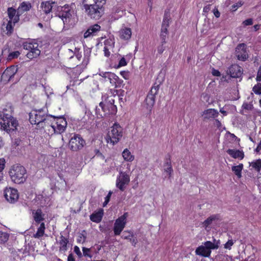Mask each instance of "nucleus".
<instances>
[{
	"label": "nucleus",
	"mask_w": 261,
	"mask_h": 261,
	"mask_svg": "<svg viewBox=\"0 0 261 261\" xmlns=\"http://www.w3.org/2000/svg\"><path fill=\"white\" fill-rule=\"evenodd\" d=\"M42 11L46 14H48L53 9L57 8L59 17L63 21L64 24H68L74 16L73 10L70 9L69 5L58 6L54 2L47 1L42 2L41 5Z\"/></svg>",
	"instance_id": "obj_1"
},
{
	"label": "nucleus",
	"mask_w": 261,
	"mask_h": 261,
	"mask_svg": "<svg viewBox=\"0 0 261 261\" xmlns=\"http://www.w3.org/2000/svg\"><path fill=\"white\" fill-rule=\"evenodd\" d=\"M9 109H4L0 112V129L8 133L16 130L18 125L17 120L12 116L11 108Z\"/></svg>",
	"instance_id": "obj_2"
},
{
	"label": "nucleus",
	"mask_w": 261,
	"mask_h": 261,
	"mask_svg": "<svg viewBox=\"0 0 261 261\" xmlns=\"http://www.w3.org/2000/svg\"><path fill=\"white\" fill-rule=\"evenodd\" d=\"M9 174L12 181L18 184L24 182L27 178L25 169L22 166L18 164L11 167Z\"/></svg>",
	"instance_id": "obj_3"
},
{
	"label": "nucleus",
	"mask_w": 261,
	"mask_h": 261,
	"mask_svg": "<svg viewBox=\"0 0 261 261\" xmlns=\"http://www.w3.org/2000/svg\"><path fill=\"white\" fill-rule=\"evenodd\" d=\"M47 115L43 109L33 110L29 113V121L32 124H36L38 127H43L42 123L47 121L45 119Z\"/></svg>",
	"instance_id": "obj_4"
},
{
	"label": "nucleus",
	"mask_w": 261,
	"mask_h": 261,
	"mask_svg": "<svg viewBox=\"0 0 261 261\" xmlns=\"http://www.w3.org/2000/svg\"><path fill=\"white\" fill-rule=\"evenodd\" d=\"M105 4H85L84 8L88 15L93 19H99L103 13V5Z\"/></svg>",
	"instance_id": "obj_5"
},
{
	"label": "nucleus",
	"mask_w": 261,
	"mask_h": 261,
	"mask_svg": "<svg viewBox=\"0 0 261 261\" xmlns=\"http://www.w3.org/2000/svg\"><path fill=\"white\" fill-rule=\"evenodd\" d=\"M122 128L121 126L118 123H115L108 134L107 142H110L113 145H114L119 141L122 137Z\"/></svg>",
	"instance_id": "obj_6"
},
{
	"label": "nucleus",
	"mask_w": 261,
	"mask_h": 261,
	"mask_svg": "<svg viewBox=\"0 0 261 261\" xmlns=\"http://www.w3.org/2000/svg\"><path fill=\"white\" fill-rule=\"evenodd\" d=\"M161 83L162 82L159 81L158 82H156L154 84L145 100V106L146 108L149 111H151L152 107L154 105L155 96L158 93Z\"/></svg>",
	"instance_id": "obj_7"
},
{
	"label": "nucleus",
	"mask_w": 261,
	"mask_h": 261,
	"mask_svg": "<svg viewBox=\"0 0 261 261\" xmlns=\"http://www.w3.org/2000/svg\"><path fill=\"white\" fill-rule=\"evenodd\" d=\"M7 14L9 20L8 21L6 28L7 33L11 34L13 30L14 25L19 21L20 15H18V11H16V10L12 7L8 8Z\"/></svg>",
	"instance_id": "obj_8"
},
{
	"label": "nucleus",
	"mask_w": 261,
	"mask_h": 261,
	"mask_svg": "<svg viewBox=\"0 0 261 261\" xmlns=\"http://www.w3.org/2000/svg\"><path fill=\"white\" fill-rule=\"evenodd\" d=\"M23 46L24 49L29 50L27 56L30 59L37 58L40 54L41 51L39 49V45L35 41L24 42L23 44Z\"/></svg>",
	"instance_id": "obj_9"
},
{
	"label": "nucleus",
	"mask_w": 261,
	"mask_h": 261,
	"mask_svg": "<svg viewBox=\"0 0 261 261\" xmlns=\"http://www.w3.org/2000/svg\"><path fill=\"white\" fill-rule=\"evenodd\" d=\"M85 141L79 134H74L69 142V147L73 151L82 149L85 145Z\"/></svg>",
	"instance_id": "obj_10"
},
{
	"label": "nucleus",
	"mask_w": 261,
	"mask_h": 261,
	"mask_svg": "<svg viewBox=\"0 0 261 261\" xmlns=\"http://www.w3.org/2000/svg\"><path fill=\"white\" fill-rule=\"evenodd\" d=\"M127 216V213H125L116 220L113 229L114 233L115 236L119 235L125 227Z\"/></svg>",
	"instance_id": "obj_11"
},
{
	"label": "nucleus",
	"mask_w": 261,
	"mask_h": 261,
	"mask_svg": "<svg viewBox=\"0 0 261 261\" xmlns=\"http://www.w3.org/2000/svg\"><path fill=\"white\" fill-rule=\"evenodd\" d=\"M129 176L125 172H120V175L116 180V187L121 191H124L125 185L129 182Z\"/></svg>",
	"instance_id": "obj_12"
},
{
	"label": "nucleus",
	"mask_w": 261,
	"mask_h": 261,
	"mask_svg": "<svg viewBox=\"0 0 261 261\" xmlns=\"http://www.w3.org/2000/svg\"><path fill=\"white\" fill-rule=\"evenodd\" d=\"M4 196L6 199L10 203L15 202L19 197L17 190L11 188H6L5 190Z\"/></svg>",
	"instance_id": "obj_13"
},
{
	"label": "nucleus",
	"mask_w": 261,
	"mask_h": 261,
	"mask_svg": "<svg viewBox=\"0 0 261 261\" xmlns=\"http://www.w3.org/2000/svg\"><path fill=\"white\" fill-rule=\"evenodd\" d=\"M236 56L238 60L245 61L248 55L246 50V45L244 43L239 44L236 49Z\"/></svg>",
	"instance_id": "obj_14"
},
{
	"label": "nucleus",
	"mask_w": 261,
	"mask_h": 261,
	"mask_svg": "<svg viewBox=\"0 0 261 261\" xmlns=\"http://www.w3.org/2000/svg\"><path fill=\"white\" fill-rule=\"evenodd\" d=\"M17 71V66H8L3 73L2 77L5 80L10 81Z\"/></svg>",
	"instance_id": "obj_15"
},
{
	"label": "nucleus",
	"mask_w": 261,
	"mask_h": 261,
	"mask_svg": "<svg viewBox=\"0 0 261 261\" xmlns=\"http://www.w3.org/2000/svg\"><path fill=\"white\" fill-rule=\"evenodd\" d=\"M99 74L103 77L105 79H108L109 82L111 84L114 85L116 87V80L118 79V76H117L115 74L111 72H103V71H99Z\"/></svg>",
	"instance_id": "obj_16"
},
{
	"label": "nucleus",
	"mask_w": 261,
	"mask_h": 261,
	"mask_svg": "<svg viewBox=\"0 0 261 261\" xmlns=\"http://www.w3.org/2000/svg\"><path fill=\"white\" fill-rule=\"evenodd\" d=\"M228 74H230V77L232 78L240 77L242 74V69L241 66H230Z\"/></svg>",
	"instance_id": "obj_17"
},
{
	"label": "nucleus",
	"mask_w": 261,
	"mask_h": 261,
	"mask_svg": "<svg viewBox=\"0 0 261 261\" xmlns=\"http://www.w3.org/2000/svg\"><path fill=\"white\" fill-rule=\"evenodd\" d=\"M219 115L217 110L214 109H208L204 110L202 114L204 120L211 119L217 117Z\"/></svg>",
	"instance_id": "obj_18"
},
{
	"label": "nucleus",
	"mask_w": 261,
	"mask_h": 261,
	"mask_svg": "<svg viewBox=\"0 0 261 261\" xmlns=\"http://www.w3.org/2000/svg\"><path fill=\"white\" fill-rule=\"evenodd\" d=\"M135 59L132 54H129L121 57L119 60L118 65H126L128 64H133V62Z\"/></svg>",
	"instance_id": "obj_19"
},
{
	"label": "nucleus",
	"mask_w": 261,
	"mask_h": 261,
	"mask_svg": "<svg viewBox=\"0 0 261 261\" xmlns=\"http://www.w3.org/2000/svg\"><path fill=\"white\" fill-rule=\"evenodd\" d=\"M121 238L124 239L129 240L134 246H136V245L138 243L137 238L134 237V233L130 231H124Z\"/></svg>",
	"instance_id": "obj_20"
},
{
	"label": "nucleus",
	"mask_w": 261,
	"mask_h": 261,
	"mask_svg": "<svg viewBox=\"0 0 261 261\" xmlns=\"http://www.w3.org/2000/svg\"><path fill=\"white\" fill-rule=\"evenodd\" d=\"M107 98L108 100H106L107 107L110 108L109 113L111 114H115L117 112V107L114 105L115 99L112 96H108Z\"/></svg>",
	"instance_id": "obj_21"
},
{
	"label": "nucleus",
	"mask_w": 261,
	"mask_h": 261,
	"mask_svg": "<svg viewBox=\"0 0 261 261\" xmlns=\"http://www.w3.org/2000/svg\"><path fill=\"white\" fill-rule=\"evenodd\" d=\"M32 214L34 220L37 224L40 223L44 219L43 217L44 215L43 214L42 210L40 208L37 209L36 211L33 210Z\"/></svg>",
	"instance_id": "obj_22"
},
{
	"label": "nucleus",
	"mask_w": 261,
	"mask_h": 261,
	"mask_svg": "<svg viewBox=\"0 0 261 261\" xmlns=\"http://www.w3.org/2000/svg\"><path fill=\"white\" fill-rule=\"evenodd\" d=\"M120 37L125 40H129L132 36V30L130 28H124L119 31Z\"/></svg>",
	"instance_id": "obj_23"
},
{
	"label": "nucleus",
	"mask_w": 261,
	"mask_h": 261,
	"mask_svg": "<svg viewBox=\"0 0 261 261\" xmlns=\"http://www.w3.org/2000/svg\"><path fill=\"white\" fill-rule=\"evenodd\" d=\"M31 7V4L29 2H23L21 3L17 9L18 15H21L25 12L29 11Z\"/></svg>",
	"instance_id": "obj_24"
},
{
	"label": "nucleus",
	"mask_w": 261,
	"mask_h": 261,
	"mask_svg": "<svg viewBox=\"0 0 261 261\" xmlns=\"http://www.w3.org/2000/svg\"><path fill=\"white\" fill-rule=\"evenodd\" d=\"M227 152L228 154H229L231 157L234 159H240L242 160L244 157V154L243 151H240L239 150H235V149H229L227 150Z\"/></svg>",
	"instance_id": "obj_25"
},
{
	"label": "nucleus",
	"mask_w": 261,
	"mask_h": 261,
	"mask_svg": "<svg viewBox=\"0 0 261 261\" xmlns=\"http://www.w3.org/2000/svg\"><path fill=\"white\" fill-rule=\"evenodd\" d=\"M195 253L197 255L204 257H209L211 255V251L208 250L204 245L199 246L196 249Z\"/></svg>",
	"instance_id": "obj_26"
},
{
	"label": "nucleus",
	"mask_w": 261,
	"mask_h": 261,
	"mask_svg": "<svg viewBox=\"0 0 261 261\" xmlns=\"http://www.w3.org/2000/svg\"><path fill=\"white\" fill-rule=\"evenodd\" d=\"M69 243L68 239L66 238L63 236L61 235L59 244L60 246L59 247V251L61 252H65L67 250V244Z\"/></svg>",
	"instance_id": "obj_27"
},
{
	"label": "nucleus",
	"mask_w": 261,
	"mask_h": 261,
	"mask_svg": "<svg viewBox=\"0 0 261 261\" xmlns=\"http://www.w3.org/2000/svg\"><path fill=\"white\" fill-rule=\"evenodd\" d=\"M214 242L212 243L211 241H206L204 243V246L209 251H211L212 249H217L219 248L220 241L214 239Z\"/></svg>",
	"instance_id": "obj_28"
},
{
	"label": "nucleus",
	"mask_w": 261,
	"mask_h": 261,
	"mask_svg": "<svg viewBox=\"0 0 261 261\" xmlns=\"http://www.w3.org/2000/svg\"><path fill=\"white\" fill-rule=\"evenodd\" d=\"M67 125L59 124H54L53 123L50 124V127L54 133L61 134L65 130Z\"/></svg>",
	"instance_id": "obj_29"
},
{
	"label": "nucleus",
	"mask_w": 261,
	"mask_h": 261,
	"mask_svg": "<svg viewBox=\"0 0 261 261\" xmlns=\"http://www.w3.org/2000/svg\"><path fill=\"white\" fill-rule=\"evenodd\" d=\"M103 214V210L100 209L98 212L94 213L90 215V220L93 222L98 223L101 221Z\"/></svg>",
	"instance_id": "obj_30"
},
{
	"label": "nucleus",
	"mask_w": 261,
	"mask_h": 261,
	"mask_svg": "<svg viewBox=\"0 0 261 261\" xmlns=\"http://www.w3.org/2000/svg\"><path fill=\"white\" fill-rule=\"evenodd\" d=\"M66 72L71 77L75 78L81 73V70L79 69L77 66H75L72 68L67 67L65 69Z\"/></svg>",
	"instance_id": "obj_31"
},
{
	"label": "nucleus",
	"mask_w": 261,
	"mask_h": 261,
	"mask_svg": "<svg viewBox=\"0 0 261 261\" xmlns=\"http://www.w3.org/2000/svg\"><path fill=\"white\" fill-rule=\"evenodd\" d=\"M220 218V215L218 214L212 215L207 218L203 222V226L206 228L210 225H211L213 221L219 220Z\"/></svg>",
	"instance_id": "obj_32"
},
{
	"label": "nucleus",
	"mask_w": 261,
	"mask_h": 261,
	"mask_svg": "<svg viewBox=\"0 0 261 261\" xmlns=\"http://www.w3.org/2000/svg\"><path fill=\"white\" fill-rule=\"evenodd\" d=\"M243 168V165L240 164L238 166H233L231 167L232 171L234 172L235 175L239 178H240L242 177V170Z\"/></svg>",
	"instance_id": "obj_33"
},
{
	"label": "nucleus",
	"mask_w": 261,
	"mask_h": 261,
	"mask_svg": "<svg viewBox=\"0 0 261 261\" xmlns=\"http://www.w3.org/2000/svg\"><path fill=\"white\" fill-rule=\"evenodd\" d=\"M45 229V224L42 222L40 224V226L38 228L37 232L34 234V237L35 238H39L42 237L44 233Z\"/></svg>",
	"instance_id": "obj_34"
},
{
	"label": "nucleus",
	"mask_w": 261,
	"mask_h": 261,
	"mask_svg": "<svg viewBox=\"0 0 261 261\" xmlns=\"http://www.w3.org/2000/svg\"><path fill=\"white\" fill-rule=\"evenodd\" d=\"M164 166L165 167V168L164 169L165 171L169 174V177H170L173 172V169L170 158L168 159H166V162L165 163Z\"/></svg>",
	"instance_id": "obj_35"
},
{
	"label": "nucleus",
	"mask_w": 261,
	"mask_h": 261,
	"mask_svg": "<svg viewBox=\"0 0 261 261\" xmlns=\"http://www.w3.org/2000/svg\"><path fill=\"white\" fill-rule=\"evenodd\" d=\"M122 156L124 159L127 161H132L134 159V156L131 154L130 151L127 149L124 150L122 152Z\"/></svg>",
	"instance_id": "obj_36"
},
{
	"label": "nucleus",
	"mask_w": 261,
	"mask_h": 261,
	"mask_svg": "<svg viewBox=\"0 0 261 261\" xmlns=\"http://www.w3.org/2000/svg\"><path fill=\"white\" fill-rule=\"evenodd\" d=\"M250 166H252L257 171L259 172L261 169V159L251 162L250 163Z\"/></svg>",
	"instance_id": "obj_37"
},
{
	"label": "nucleus",
	"mask_w": 261,
	"mask_h": 261,
	"mask_svg": "<svg viewBox=\"0 0 261 261\" xmlns=\"http://www.w3.org/2000/svg\"><path fill=\"white\" fill-rule=\"evenodd\" d=\"M170 21V15L167 13L165 14L162 24V27L168 28L169 25Z\"/></svg>",
	"instance_id": "obj_38"
},
{
	"label": "nucleus",
	"mask_w": 261,
	"mask_h": 261,
	"mask_svg": "<svg viewBox=\"0 0 261 261\" xmlns=\"http://www.w3.org/2000/svg\"><path fill=\"white\" fill-rule=\"evenodd\" d=\"M49 118H55V116L54 115H47V116H46V117H45V119H47V121H45V122H44V123H42L43 124H43V127H38V128L40 129H42V128H46L50 127V124L52 122H51V121L49 120Z\"/></svg>",
	"instance_id": "obj_39"
},
{
	"label": "nucleus",
	"mask_w": 261,
	"mask_h": 261,
	"mask_svg": "<svg viewBox=\"0 0 261 261\" xmlns=\"http://www.w3.org/2000/svg\"><path fill=\"white\" fill-rule=\"evenodd\" d=\"M168 28L162 27L160 37L162 41H163V43H166V39L168 35Z\"/></svg>",
	"instance_id": "obj_40"
},
{
	"label": "nucleus",
	"mask_w": 261,
	"mask_h": 261,
	"mask_svg": "<svg viewBox=\"0 0 261 261\" xmlns=\"http://www.w3.org/2000/svg\"><path fill=\"white\" fill-rule=\"evenodd\" d=\"M100 26L97 24H95L90 26L88 29L95 36L97 34L100 30Z\"/></svg>",
	"instance_id": "obj_41"
},
{
	"label": "nucleus",
	"mask_w": 261,
	"mask_h": 261,
	"mask_svg": "<svg viewBox=\"0 0 261 261\" xmlns=\"http://www.w3.org/2000/svg\"><path fill=\"white\" fill-rule=\"evenodd\" d=\"M106 0H83V3L85 4H94L102 3L106 4Z\"/></svg>",
	"instance_id": "obj_42"
},
{
	"label": "nucleus",
	"mask_w": 261,
	"mask_h": 261,
	"mask_svg": "<svg viewBox=\"0 0 261 261\" xmlns=\"http://www.w3.org/2000/svg\"><path fill=\"white\" fill-rule=\"evenodd\" d=\"M113 13L114 14H118L117 16L115 17V19H117L122 16L123 12V10L119 9V8L115 7L113 9Z\"/></svg>",
	"instance_id": "obj_43"
},
{
	"label": "nucleus",
	"mask_w": 261,
	"mask_h": 261,
	"mask_svg": "<svg viewBox=\"0 0 261 261\" xmlns=\"http://www.w3.org/2000/svg\"><path fill=\"white\" fill-rule=\"evenodd\" d=\"M9 236L7 233L0 231V243H4L8 241Z\"/></svg>",
	"instance_id": "obj_44"
},
{
	"label": "nucleus",
	"mask_w": 261,
	"mask_h": 261,
	"mask_svg": "<svg viewBox=\"0 0 261 261\" xmlns=\"http://www.w3.org/2000/svg\"><path fill=\"white\" fill-rule=\"evenodd\" d=\"M54 119H57V121L55 124L66 125H67V122L63 116L56 117Z\"/></svg>",
	"instance_id": "obj_45"
},
{
	"label": "nucleus",
	"mask_w": 261,
	"mask_h": 261,
	"mask_svg": "<svg viewBox=\"0 0 261 261\" xmlns=\"http://www.w3.org/2000/svg\"><path fill=\"white\" fill-rule=\"evenodd\" d=\"M20 55V53L18 51H15L10 53L7 58L8 60H11L12 59L17 58Z\"/></svg>",
	"instance_id": "obj_46"
},
{
	"label": "nucleus",
	"mask_w": 261,
	"mask_h": 261,
	"mask_svg": "<svg viewBox=\"0 0 261 261\" xmlns=\"http://www.w3.org/2000/svg\"><path fill=\"white\" fill-rule=\"evenodd\" d=\"M252 91L256 94H261V83H257L252 88Z\"/></svg>",
	"instance_id": "obj_47"
},
{
	"label": "nucleus",
	"mask_w": 261,
	"mask_h": 261,
	"mask_svg": "<svg viewBox=\"0 0 261 261\" xmlns=\"http://www.w3.org/2000/svg\"><path fill=\"white\" fill-rule=\"evenodd\" d=\"M105 46H108V48L113 49L114 46V42L112 39L106 40L104 42Z\"/></svg>",
	"instance_id": "obj_48"
},
{
	"label": "nucleus",
	"mask_w": 261,
	"mask_h": 261,
	"mask_svg": "<svg viewBox=\"0 0 261 261\" xmlns=\"http://www.w3.org/2000/svg\"><path fill=\"white\" fill-rule=\"evenodd\" d=\"M83 252L84 256L89 257L90 258H92V255L89 253L90 252V249L87 248L86 247H83Z\"/></svg>",
	"instance_id": "obj_49"
},
{
	"label": "nucleus",
	"mask_w": 261,
	"mask_h": 261,
	"mask_svg": "<svg viewBox=\"0 0 261 261\" xmlns=\"http://www.w3.org/2000/svg\"><path fill=\"white\" fill-rule=\"evenodd\" d=\"M165 43H163V41H162V44L160 46L158 47V52L159 54H161L165 49V46L164 44Z\"/></svg>",
	"instance_id": "obj_50"
},
{
	"label": "nucleus",
	"mask_w": 261,
	"mask_h": 261,
	"mask_svg": "<svg viewBox=\"0 0 261 261\" xmlns=\"http://www.w3.org/2000/svg\"><path fill=\"white\" fill-rule=\"evenodd\" d=\"M95 36L93 33L89 30V29L84 33V37L85 38H90Z\"/></svg>",
	"instance_id": "obj_51"
},
{
	"label": "nucleus",
	"mask_w": 261,
	"mask_h": 261,
	"mask_svg": "<svg viewBox=\"0 0 261 261\" xmlns=\"http://www.w3.org/2000/svg\"><path fill=\"white\" fill-rule=\"evenodd\" d=\"M242 108L245 110H251L253 109V106L251 104L245 102L243 104Z\"/></svg>",
	"instance_id": "obj_52"
},
{
	"label": "nucleus",
	"mask_w": 261,
	"mask_h": 261,
	"mask_svg": "<svg viewBox=\"0 0 261 261\" xmlns=\"http://www.w3.org/2000/svg\"><path fill=\"white\" fill-rule=\"evenodd\" d=\"M233 242L232 240H228L225 244L224 248L226 249H230L231 247L233 245Z\"/></svg>",
	"instance_id": "obj_53"
},
{
	"label": "nucleus",
	"mask_w": 261,
	"mask_h": 261,
	"mask_svg": "<svg viewBox=\"0 0 261 261\" xmlns=\"http://www.w3.org/2000/svg\"><path fill=\"white\" fill-rule=\"evenodd\" d=\"M243 24L245 26L252 25L253 24V20L252 18L247 19L243 22Z\"/></svg>",
	"instance_id": "obj_54"
},
{
	"label": "nucleus",
	"mask_w": 261,
	"mask_h": 261,
	"mask_svg": "<svg viewBox=\"0 0 261 261\" xmlns=\"http://www.w3.org/2000/svg\"><path fill=\"white\" fill-rule=\"evenodd\" d=\"M74 251L77 255L79 257L81 258L82 256V254L80 250V248L77 246H74Z\"/></svg>",
	"instance_id": "obj_55"
},
{
	"label": "nucleus",
	"mask_w": 261,
	"mask_h": 261,
	"mask_svg": "<svg viewBox=\"0 0 261 261\" xmlns=\"http://www.w3.org/2000/svg\"><path fill=\"white\" fill-rule=\"evenodd\" d=\"M5 166V160L4 159H0V172H2Z\"/></svg>",
	"instance_id": "obj_56"
},
{
	"label": "nucleus",
	"mask_w": 261,
	"mask_h": 261,
	"mask_svg": "<svg viewBox=\"0 0 261 261\" xmlns=\"http://www.w3.org/2000/svg\"><path fill=\"white\" fill-rule=\"evenodd\" d=\"M110 49H112L108 48V46H104L103 51H104L105 56L109 57L110 55V52L109 51Z\"/></svg>",
	"instance_id": "obj_57"
},
{
	"label": "nucleus",
	"mask_w": 261,
	"mask_h": 261,
	"mask_svg": "<svg viewBox=\"0 0 261 261\" xmlns=\"http://www.w3.org/2000/svg\"><path fill=\"white\" fill-rule=\"evenodd\" d=\"M120 74L126 80L129 78V72L128 71H122L120 72Z\"/></svg>",
	"instance_id": "obj_58"
},
{
	"label": "nucleus",
	"mask_w": 261,
	"mask_h": 261,
	"mask_svg": "<svg viewBox=\"0 0 261 261\" xmlns=\"http://www.w3.org/2000/svg\"><path fill=\"white\" fill-rule=\"evenodd\" d=\"M256 80L258 82L261 81V66L259 67L258 70Z\"/></svg>",
	"instance_id": "obj_59"
},
{
	"label": "nucleus",
	"mask_w": 261,
	"mask_h": 261,
	"mask_svg": "<svg viewBox=\"0 0 261 261\" xmlns=\"http://www.w3.org/2000/svg\"><path fill=\"white\" fill-rule=\"evenodd\" d=\"M79 237V238L77 240L78 242H81L82 241L83 243H84L85 242L86 237L84 234L81 233L80 234Z\"/></svg>",
	"instance_id": "obj_60"
},
{
	"label": "nucleus",
	"mask_w": 261,
	"mask_h": 261,
	"mask_svg": "<svg viewBox=\"0 0 261 261\" xmlns=\"http://www.w3.org/2000/svg\"><path fill=\"white\" fill-rule=\"evenodd\" d=\"M213 13H214V15L217 18H219L220 16V12L219 11V10H218L217 8H215L213 10Z\"/></svg>",
	"instance_id": "obj_61"
},
{
	"label": "nucleus",
	"mask_w": 261,
	"mask_h": 261,
	"mask_svg": "<svg viewBox=\"0 0 261 261\" xmlns=\"http://www.w3.org/2000/svg\"><path fill=\"white\" fill-rule=\"evenodd\" d=\"M116 82V88H120L122 85L123 81L118 77V79H117Z\"/></svg>",
	"instance_id": "obj_62"
},
{
	"label": "nucleus",
	"mask_w": 261,
	"mask_h": 261,
	"mask_svg": "<svg viewBox=\"0 0 261 261\" xmlns=\"http://www.w3.org/2000/svg\"><path fill=\"white\" fill-rule=\"evenodd\" d=\"M212 74L214 76H219L221 75L220 72L218 70H216L214 68H213V70H212Z\"/></svg>",
	"instance_id": "obj_63"
},
{
	"label": "nucleus",
	"mask_w": 261,
	"mask_h": 261,
	"mask_svg": "<svg viewBox=\"0 0 261 261\" xmlns=\"http://www.w3.org/2000/svg\"><path fill=\"white\" fill-rule=\"evenodd\" d=\"M67 261H75L73 255L72 253L69 254L67 258Z\"/></svg>",
	"instance_id": "obj_64"
}]
</instances>
